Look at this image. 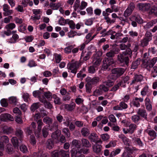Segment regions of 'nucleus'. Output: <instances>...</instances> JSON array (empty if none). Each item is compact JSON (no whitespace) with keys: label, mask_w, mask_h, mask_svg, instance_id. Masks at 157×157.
I'll return each instance as SVG.
<instances>
[{"label":"nucleus","mask_w":157,"mask_h":157,"mask_svg":"<svg viewBox=\"0 0 157 157\" xmlns=\"http://www.w3.org/2000/svg\"><path fill=\"white\" fill-rule=\"evenodd\" d=\"M121 151V150L120 148H117L114 151H112L109 155L110 157H113L119 154Z\"/></svg>","instance_id":"50"},{"label":"nucleus","mask_w":157,"mask_h":157,"mask_svg":"<svg viewBox=\"0 0 157 157\" xmlns=\"http://www.w3.org/2000/svg\"><path fill=\"white\" fill-rule=\"evenodd\" d=\"M98 136L96 133L94 132L91 133L88 136V139L91 142H94L98 139Z\"/></svg>","instance_id":"21"},{"label":"nucleus","mask_w":157,"mask_h":157,"mask_svg":"<svg viewBox=\"0 0 157 157\" xmlns=\"http://www.w3.org/2000/svg\"><path fill=\"white\" fill-rule=\"evenodd\" d=\"M50 130L51 131H56V132H60L58 129V123L57 122H54L52 125L50 127Z\"/></svg>","instance_id":"23"},{"label":"nucleus","mask_w":157,"mask_h":157,"mask_svg":"<svg viewBox=\"0 0 157 157\" xmlns=\"http://www.w3.org/2000/svg\"><path fill=\"white\" fill-rule=\"evenodd\" d=\"M103 64L102 65V68L104 70L108 69L110 70V68H109V67L111 65L113 64L114 63L113 59H111L109 60L108 58H104L103 60Z\"/></svg>","instance_id":"6"},{"label":"nucleus","mask_w":157,"mask_h":157,"mask_svg":"<svg viewBox=\"0 0 157 157\" xmlns=\"http://www.w3.org/2000/svg\"><path fill=\"white\" fill-rule=\"evenodd\" d=\"M127 105L124 101H121L119 103V105L115 106L113 107L114 110H122L126 109L128 108Z\"/></svg>","instance_id":"13"},{"label":"nucleus","mask_w":157,"mask_h":157,"mask_svg":"<svg viewBox=\"0 0 157 157\" xmlns=\"http://www.w3.org/2000/svg\"><path fill=\"white\" fill-rule=\"evenodd\" d=\"M143 100L144 99L143 98L136 97L132 100V103L134 106L138 108L140 106V104L139 101L142 102Z\"/></svg>","instance_id":"17"},{"label":"nucleus","mask_w":157,"mask_h":157,"mask_svg":"<svg viewBox=\"0 0 157 157\" xmlns=\"http://www.w3.org/2000/svg\"><path fill=\"white\" fill-rule=\"evenodd\" d=\"M17 101V99L16 97L12 96L10 97L9 99V102L10 104H13L16 105Z\"/></svg>","instance_id":"57"},{"label":"nucleus","mask_w":157,"mask_h":157,"mask_svg":"<svg viewBox=\"0 0 157 157\" xmlns=\"http://www.w3.org/2000/svg\"><path fill=\"white\" fill-rule=\"evenodd\" d=\"M140 59H138L136 61L133 62L132 64L131 68L135 69L137 68L138 66L140 64Z\"/></svg>","instance_id":"34"},{"label":"nucleus","mask_w":157,"mask_h":157,"mask_svg":"<svg viewBox=\"0 0 157 157\" xmlns=\"http://www.w3.org/2000/svg\"><path fill=\"white\" fill-rule=\"evenodd\" d=\"M81 145L83 147L81 149H78V153L81 154H87L89 152V149L88 148L91 147V145L89 140L85 138L81 139Z\"/></svg>","instance_id":"1"},{"label":"nucleus","mask_w":157,"mask_h":157,"mask_svg":"<svg viewBox=\"0 0 157 157\" xmlns=\"http://www.w3.org/2000/svg\"><path fill=\"white\" fill-rule=\"evenodd\" d=\"M11 141L14 147L18 148L20 143L17 138L16 137H13L11 140Z\"/></svg>","instance_id":"25"},{"label":"nucleus","mask_w":157,"mask_h":157,"mask_svg":"<svg viewBox=\"0 0 157 157\" xmlns=\"http://www.w3.org/2000/svg\"><path fill=\"white\" fill-rule=\"evenodd\" d=\"M122 53L126 56H128L129 58H131L132 55V52L130 48H127L125 51L122 52Z\"/></svg>","instance_id":"42"},{"label":"nucleus","mask_w":157,"mask_h":157,"mask_svg":"<svg viewBox=\"0 0 157 157\" xmlns=\"http://www.w3.org/2000/svg\"><path fill=\"white\" fill-rule=\"evenodd\" d=\"M119 49L118 48H116L114 50H111L109 52L106 53V56L108 58H110L109 59V60L111 59H113V58L114 57L115 54L116 53L119 52Z\"/></svg>","instance_id":"14"},{"label":"nucleus","mask_w":157,"mask_h":157,"mask_svg":"<svg viewBox=\"0 0 157 157\" xmlns=\"http://www.w3.org/2000/svg\"><path fill=\"white\" fill-rule=\"evenodd\" d=\"M52 98L54 99V102L56 104L60 105L61 103V102L60 98L56 95H53Z\"/></svg>","instance_id":"46"},{"label":"nucleus","mask_w":157,"mask_h":157,"mask_svg":"<svg viewBox=\"0 0 157 157\" xmlns=\"http://www.w3.org/2000/svg\"><path fill=\"white\" fill-rule=\"evenodd\" d=\"M6 152L9 154H12L14 151L12 146L10 144H8L5 148Z\"/></svg>","instance_id":"27"},{"label":"nucleus","mask_w":157,"mask_h":157,"mask_svg":"<svg viewBox=\"0 0 157 157\" xmlns=\"http://www.w3.org/2000/svg\"><path fill=\"white\" fill-rule=\"evenodd\" d=\"M46 147L49 149H51L54 147V143L51 139H48L46 142Z\"/></svg>","instance_id":"30"},{"label":"nucleus","mask_w":157,"mask_h":157,"mask_svg":"<svg viewBox=\"0 0 157 157\" xmlns=\"http://www.w3.org/2000/svg\"><path fill=\"white\" fill-rule=\"evenodd\" d=\"M1 118L3 121H6L9 120L11 121H13V117L10 114L8 113H5L2 114Z\"/></svg>","instance_id":"19"},{"label":"nucleus","mask_w":157,"mask_h":157,"mask_svg":"<svg viewBox=\"0 0 157 157\" xmlns=\"http://www.w3.org/2000/svg\"><path fill=\"white\" fill-rule=\"evenodd\" d=\"M103 83L104 84L109 88L114 84V82L110 80H108L105 81L103 82Z\"/></svg>","instance_id":"45"},{"label":"nucleus","mask_w":157,"mask_h":157,"mask_svg":"<svg viewBox=\"0 0 157 157\" xmlns=\"http://www.w3.org/2000/svg\"><path fill=\"white\" fill-rule=\"evenodd\" d=\"M75 103L73 102H72L69 104H65V108L68 111H71L75 109Z\"/></svg>","instance_id":"26"},{"label":"nucleus","mask_w":157,"mask_h":157,"mask_svg":"<svg viewBox=\"0 0 157 157\" xmlns=\"http://www.w3.org/2000/svg\"><path fill=\"white\" fill-rule=\"evenodd\" d=\"M157 23V19L152 20L151 21L147 22L146 25V28L149 29L152 27L154 25Z\"/></svg>","instance_id":"35"},{"label":"nucleus","mask_w":157,"mask_h":157,"mask_svg":"<svg viewBox=\"0 0 157 157\" xmlns=\"http://www.w3.org/2000/svg\"><path fill=\"white\" fill-rule=\"evenodd\" d=\"M40 101L43 103L44 107L48 109H51L52 107V105L51 103L48 101L44 98H43V99H40Z\"/></svg>","instance_id":"22"},{"label":"nucleus","mask_w":157,"mask_h":157,"mask_svg":"<svg viewBox=\"0 0 157 157\" xmlns=\"http://www.w3.org/2000/svg\"><path fill=\"white\" fill-rule=\"evenodd\" d=\"M3 14L5 16H10L13 13V10L10 9V7L7 4H5L3 5Z\"/></svg>","instance_id":"9"},{"label":"nucleus","mask_w":157,"mask_h":157,"mask_svg":"<svg viewBox=\"0 0 157 157\" xmlns=\"http://www.w3.org/2000/svg\"><path fill=\"white\" fill-rule=\"evenodd\" d=\"M149 14L157 17V7L155 6L151 7L149 12Z\"/></svg>","instance_id":"33"},{"label":"nucleus","mask_w":157,"mask_h":157,"mask_svg":"<svg viewBox=\"0 0 157 157\" xmlns=\"http://www.w3.org/2000/svg\"><path fill=\"white\" fill-rule=\"evenodd\" d=\"M80 65V63L78 62L71 63L68 66V69L71 72L75 74L77 70Z\"/></svg>","instance_id":"7"},{"label":"nucleus","mask_w":157,"mask_h":157,"mask_svg":"<svg viewBox=\"0 0 157 157\" xmlns=\"http://www.w3.org/2000/svg\"><path fill=\"white\" fill-rule=\"evenodd\" d=\"M100 80V78L98 77L94 76L92 78L88 77L86 78V82H88L92 85L97 84Z\"/></svg>","instance_id":"11"},{"label":"nucleus","mask_w":157,"mask_h":157,"mask_svg":"<svg viewBox=\"0 0 157 157\" xmlns=\"http://www.w3.org/2000/svg\"><path fill=\"white\" fill-rule=\"evenodd\" d=\"M102 52L100 51H98L96 54H94L92 57V64L95 67L100 65L102 59L100 57L102 55Z\"/></svg>","instance_id":"2"},{"label":"nucleus","mask_w":157,"mask_h":157,"mask_svg":"<svg viewBox=\"0 0 157 157\" xmlns=\"http://www.w3.org/2000/svg\"><path fill=\"white\" fill-rule=\"evenodd\" d=\"M42 134L44 138H46L48 135V130L46 127H44L42 129Z\"/></svg>","instance_id":"49"},{"label":"nucleus","mask_w":157,"mask_h":157,"mask_svg":"<svg viewBox=\"0 0 157 157\" xmlns=\"http://www.w3.org/2000/svg\"><path fill=\"white\" fill-rule=\"evenodd\" d=\"M128 34L130 37L133 38L137 37L138 35V33L137 31H134L133 30L129 31Z\"/></svg>","instance_id":"56"},{"label":"nucleus","mask_w":157,"mask_h":157,"mask_svg":"<svg viewBox=\"0 0 157 157\" xmlns=\"http://www.w3.org/2000/svg\"><path fill=\"white\" fill-rule=\"evenodd\" d=\"M125 149L126 150L128 153H129L130 154H132V151L134 150L137 151V149L134 148L133 147H130L128 145V146H126L125 147Z\"/></svg>","instance_id":"59"},{"label":"nucleus","mask_w":157,"mask_h":157,"mask_svg":"<svg viewBox=\"0 0 157 157\" xmlns=\"http://www.w3.org/2000/svg\"><path fill=\"white\" fill-rule=\"evenodd\" d=\"M37 130L39 132H41L42 126L44 124L42 122V120H39L37 122Z\"/></svg>","instance_id":"55"},{"label":"nucleus","mask_w":157,"mask_h":157,"mask_svg":"<svg viewBox=\"0 0 157 157\" xmlns=\"http://www.w3.org/2000/svg\"><path fill=\"white\" fill-rule=\"evenodd\" d=\"M67 24L69 25L70 28L74 29L75 28V24L72 20H70L69 19H67Z\"/></svg>","instance_id":"51"},{"label":"nucleus","mask_w":157,"mask_h":157,"mask_svg":"<svg viewBox=\"0 0 157 157\" xmlns=\"http://www.w3.org/2000/svg\"><path fill=\"white\" fill-rule=\"evenodd\" d=\"M123 83V82L121 81L117 83V84L113 86L110 90V91L113 92L116 91L119 88V87L121 86Z\"/></svg>","instance_id":"39"},{"label":"nucleus","mask_w":157,"mask_h":157,"mask_svg":"<svg viewBox=\"0 0 157 157\" xmlns=\"http://www.w3.org/2000/svg\"><path fill=\"white\" fill-rule=\"evenodd\" d=\"M61 6V4L59 3H53L52 2L50 3V7L52 10H57Z\"/></svg>","instance_id":"29"},{"label":"nucleus","mask_w":157,"mask_h":157,"mask_svg":"<svg viewBox=\"0 0 157 157\" xmlns=\"http://www.w3.org/2000/svg\"><path fill=\"white\" fill-rule=\"evenodd\" d=\"M143 77L141 75L136 74L135 75L132 80L130 83L131 85L134 84H136L137 82H140L143 80Z\"/></svg>","instance_id":"15"},{"label":"nucleus","mask_w":157,"mask_h":157,"mask_svg":"<svg viewBox=\"0 0 157 157\" xmlns=\"http://www.w3.org/2000/svg\"><path fill=\"white\" fill-rule=\"evenodd\" d=\"M87 83L85 85L86 88V91L88 93H90L91 92V90L92 88V85L89 83L88 82H86Z\"/></svg>","instance_id":"53"},{"label":"nucleus","mask_w":157,"mask_h":157,"mask_svg":"<svg viewBox=\"0 0 157 157\" xmlns=\"http://www.w3.org/2000/svg\"><path fill=\"white\" fill-rule=\"evenodd\" d=\"M102 146L98 144H95L92 146L93 151L97 154L101 153Z\"/></svg>","instance_id":"18"},{"label":"nucleus","mask_w":157,"mask_h":157,"mask_svg":"<svg viewBox=\"0 0 157 157\" xmlns=\"http://www.w3.org/2000/svg\"><path fill=\"white\" fill-rule=\"evenodd\" d=\"M62 132L68 138L70 136L71 134L68 128H63Z\"/></svg>","instance_id":"60"},{"label":"nucleus","mask_w":157,"mask_h":157,"mask_svg":"<svg viewBox=\"0 0 157 157\" xmlns=\"http://www.w3.org/2000/svg\"><path fill=\"white\" fill-rule=\"evenodd\" d=\"M137 113L139 116H140L145 119L147 118V114L145 109L139 108L137 111Z\"/></svg>","instance_id":"16"},{"label":"nucleus","mask_w":157,"mask_h":157,"mask_svg":"<svg viewBox=\"0 0 157 157\" xmlns=\"http://www.w3.org/2000/svg\"><path fill=\"white\" fill-rule=\"evenodd\" d=\"M132 140L140 147H143L144 144L140 138H137L135 136L132 138Z\"/></svg>","instance_id":"32"},{"label":"nucleus","mask_w":157,"mask_h":157,"mask_svg":"<svg viewBox=\"0 0 157 157\" xmlns=\"http://www.w3.org/2000/svg\"><path fill=\"white\" fill-rule=\"evenodd\" d=\"M137 128L136 125L134 124H131L129 126L128 129L130 131V134H132L136 130Z\"/></svg>","instance_id":"44"},{"label":"nucleus","mask_w":157,"mask_h":157,"mask_svg":"<svg viewBox=\"0 0 157 157\" xmlns=\"http://www.w3.org/2000/svg\"><path fill=\"white\" fill-rule=\"evenodd\" d=\"M117 60L120 63H124L128 66L129 62V59L128 56L124 55L122 53H120L117 56Z\"/></svg>","instance_id":"4"},{"label":"nucleus","mask_w":157,"mask_h":157,"mask_svg":"<svg viewBox=\"0 0 157 157\" xmlns=\"http://www.w3.org/2000/svg\"><path fill=\"white\" fill-rule=\"evenodd\" d=\"M16 26V25L14 23H11L6 25L5 26V28L7 29V30L10 31L14 29Z\"/></svg>","instance_id":"43"},{"label":"nucleus","mask_w":157,"mask_h":157,"mask_svg":"<svg viewBox=\"0 0 157 157\" xmlns=\"http://www.w3.org/2000/svg\"><path fill=\"white\" fill-rule=\"evenodd\" d=\"M80 133L83 136L85 137L88 136L90 135V132L89 128L83 127L81 129Z\"/></svg>","instance_id":"20"},{"label":"nucleus","mask_w":157,"mask_h":157,"mask_svg":"<svg viewBox=\"0 0 157 157\" xmlns=\"http://www.w3.org/2000/svg\"><path fill=\"white\" fill-rule=\"evenodd\" d=\"M129 19L131 21V24L133 27L137 26L138 23L141 24L143 23V20L140 17L139 15L136 14L129 17Z\"/></svg>","instance_id":"3"},{"label":"nucleus","mask_w":157,"mask_h":157,"mask_svg":"<svg viewBox=\"0 0 157 157\" xmlns=\"http://www.w3.org/2000/svg\"><path fill=\"white\" fill-rule=\"evenodd\" d=\"M39 102H36L33 103L31 107V109L33 111H34L39 107Z\"/></svg>","instance_id":"61"},{"label":"nucleus","mask_w":157,"mask_h":157,"mask_svg":"<svg viewBox=\"0 0 157 157\" xmlns=\"http://www.w3.org/2000/svg\"><path fill=\"white\" fill-rule=\"evenodd\" d=\"M147 132L152 140L156 138L157 136L156 133L153 130H147Z\"/></svg>","instance_id":"40"},{"label":"nucleus","mask_w":157,"mask_h":157,"mask_svg":"<svg viewBox=\"0 0 157 157\" xmlns=\"http://www.w3.org/2000/svg\"><path fill=\"white\" fill-rule=\"evenodd\" d=\"M74 47L72 45H70L64 48V52L66 54H69L71 52L72 49Z\"/></svg>","instance_id":"54"},{"label":"nucleus","mask_w":157,"mask_h":157,"mask_svg":"<svg viewBox=\"0 0 157 157\" xmlns=\"http://www.w3.org/2000/svg\"><path fill=\"white\" fill-rule=\"evenodd\" d=\"M24 132L27 136L31 135L33 133L32 128L29 127H27L24 129Z\"/></svg>","instance_id":"47"},{"label":"nucleus","mask_w":157,"mask_h":157,"mask_svg":"<svg viewBox=\"0 0 157 157\" xmlns=\"http://www.w3.org/2000/svg\"><path fill=\"white\" fill-rule=\"evenodd\" d=\"M137 6L140 10L143 11H147L151 8L150 4L140 3L138 4Z\"/></svg>","instance_id":"12"},{"label":"nucleus","mask_w":157,"mask_h":157,"mask_svg":"<svg viewBox=\"0 0 157 157\" xmlns=\"http://www.w3.org/2000/svg\"><path fill=\"white\" fill-rule=\"evenodd\" d=\"M149 59H142V67L148 69V67H150V63L149 62Z\"/></svg>","instance_id":"31"},{"label":"nucleus","mask_w":157,"mask_h":157,"mask_svg":"<svg viewBox=\"0 0 157 157\" xmlns=\"http://www.w3.org/2000/svg\"><path fill=\"white\" fill-rule=\"evenodd\" d=\"M40 111L41 115L42 117L46 116L48 115V113L46 110H45L43 108H41L40 109Z\"/></svg>","instance_id":"62"},{"label":"nucleus","mask_w":157,"mask_h":157,"mask_svg":"<svg viewBox=\"0 0 157 157\" xmlns=\"http://www.w3.org/2000/svg\"><path fill=\"white\" fill-rule=\"evenodd\" d=\"M109 90V88L105 84L103 83L99 86V88L96 90L95 91V93L97 94H101L103 92H106Z\"/></svg>","instance_id":"8"},{"label":"nucleus","mask_w":157,"mask_h":157,"mask_svg":"<svg viewBox=\"0 0 157 157\" xmlns=\"http://www.w3.org/2000/svg\"><path fill=\"white\" fill-rule=\"evenodd\" d=\"M1 141L3 143L7 144L9 142V140L8 137L6 136H3L1 137Z\"/></svg>","instance_id":"58"},{"label":"nucleus","mask_w":157,"mask_h":157,"mask_svg":"<svg viewBox=\"0 0 157 157\" xmlns=\"http://www.w3.org/2000/svg\"><path fill=\"white\" fill-rule=\"evenodd\" d=\"M126 71V69L123 68H116L111 71L112 74L115 75L116 78L122 75Z\"/></svg>","instance_id":"5"},{"label":"nucleus","mask_w":157,"mask_h":157,"mask_svg":"<svg viewBox=\"0 0 157 157\" xmlns=\"http://www.w3.org/2000/svg\"><path fill=\"white\" fill-rule=\"evenodd\" d=\"M80 141L78 140H74L72 142V145L77 147L78 149H81V144Z\"/></svg>","instance_id":"37"},{"label":"nucleus","mask_w":157,"mask_h":157,"mask_svg":"<svg viewBox=\"0 0 157 157\" xmlns=\"http://www.w3.org/2000/svg\"><path fill=\"white\" fill-rule=\"evenodd\" d=\"M23 132L21 128L16 129L15 134L18 137L20 138H22L23 136Z\"/></svg>","instance_id":"36"},{"label":"nucleus","mask_w":157,"mask_h":157,"mask_svg":"<svg viewBox=\"0 0 157 157\" xmlns=\"http://www.w3.org/2000/svg\"><path fill=\"white\" fill-rule=\"evenodd\" d=\"M67 19L65 20L63 17H61L59 20V24L62 25H64L67 24Z\"/></svg>","instance_id":"63"},{"label":"nucleus","mask_w":157,"mask_h":157,"mask_svg":"<svg viewBox=\"0 0 157 157\" xmlns=\"http://www.w3.org/2000/svg\"><path fill=\"white\" fill-rule=\"evenodd\" d=\"M32 12L34 15L31 17V19L36 20L40 18V14L42 13V11L40 9H33L32 10Z\"/></svg>","instance_id":"10"},{"label":"nucleus","mask_w":157,"mask_h":157,"mask_svg":"<svg viewBox=\"0 0 157 157\" xmlns=\"http://www.w3.org/2000/svg\"><path fill=\"white\" fill-rule=\"evenodd\" d=\"M42 94V92L39 90H35L33 91V96L36 98H38L40 101V99H43V98H41V95Z\"/></svg>","instance_id":"41"},{"label":"nucleus","mask_w":157,"mask_h":157,"mask_svg":"<svg viewBox=\"0 0 157 157\" xmlns=\"http://www.w3.org/2000/svg\"><path fill=\"white\" fill-rule=\"evenodd\" d=\"M19 38V36L17 34H14L13 35L12 38H11L8 41L9 43H15L17 40Z\"/></svg>","instance_id":"38"},{"label":"nucleus","mask_w":157,"mask_h":157,"mask_svg":"<svg viewBox=\"0 0 157 157\" xmlns=\"http://www.w3.org/2000/svg\"><path fill=\"white\" fill-rule=\"evenodd\" d=\"M151 40V39H147V38H144L140 41V45L141 46L144 47L147 46L148 42Z\"/></svg>","instance_id":"28"},{"label":"nucleus","mask_w":157,"mask_h":157,"mask_svg":"<svg viewBox=\"0 0 157 157\" xmlns=\"http://www.w3.org/2000/svg\"><path fill=\"white\" fill-rule=\"evenodd\" d=\"M60 154L61 155L62 157H69L68 152L63 150H61L59 152Z\"/></svg>","instance_id":"64"},{"label":"nucleus","mask_w":157,"mask_h":157,"mask_svg":"<svg viewBox=\"0 0 157 157\" xmlns=\"http://www.w3.org/2000/svg\"><path fill=\"white\" fill-rule=\"evenodd\" d=\"M3 131L4 134L8 135L13 133V129L11 127L5 126L3 128Z\"/></svg>","instance_id":"24"},{"label":"nucleus","mask_w":157,"mask_h":157,"mask_svg":"<svg viewBox=\"0 0 157 157\" xmlns=\"http://www.w3.org/2000/svg\"><path fill=\"white\" fill-rule=\"evenodd\" d=\"M140 117L137 114L134 115L131 117V120L134 123H137L140 120Z\"/></svg>","instance_id":"52"},{"label":"nucleus","mask_w":157,"mask_h":157,"mask_svg":"<svg viewBox=\"0 0 157 157\" xmlns=\"http://www.w3.org/2000/svg\"><path fill=\"white\" fill-rule=\"evenodd\" d=\"M52 119L49 117H45L43 119V121L46 124L50 125L52 122Z\"/></svg>","instance_id":"48"}]
</instances>
